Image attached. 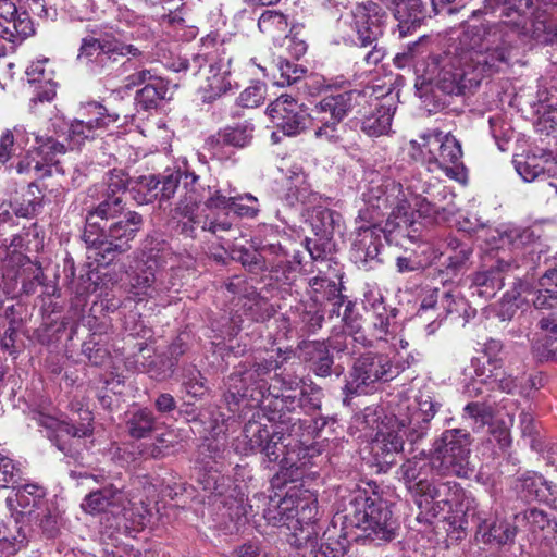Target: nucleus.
I'll list each match as a JSON object with an SVG mask.
<instances>
[{"mask_svg":"<svg viewBox=\"0 0 557 557\" xmlns=\"http://www.w3.org/2000/svg\"><path fill=\"white\" fill-rule=\"evenodd\" d=\"M513 35L504 24L467 22L455 51L430 59L422 85L445 95L472 91L484 78L510 67Z\"/></svg>","mask_w":557,"mask_h":557,"instance_id":"obj_1","label":"nucleus"},{"mask_svg":"<svg viewBox=\"0 0 557 557\" xmlns=\"http://www.w3.org/2000/svg\"><path fill=\"white\" fill-rule=\"evenodd\" d=\"M426 191L428 184L417 176L406 180L405 184L389 177L381 183L372 181L363 194L366 208L359 210L356 219L355 244H375L381 240V234L391 243V235L396 230H404L410 240H416L414 235L408 232L416 223V215L437 218L440 210L453 212L450 208H440L428 201L422 196Z\"/></svg>","mask_w":557,"mask_h":557,"instance_id":"obj_2","label":"nucleus"},{"mask_svg":"<svg viewBox=\"0 0 557 557\" xmlns=\"http://www.w3.org/2000/svg\"><path fill=\"white\" fill-rule=\"evenodd\" d=\"M203 490L209 492V502L221 504L227 511L231 520H240L242 517L259 513L260 504L268 505L262 509L264 519L275 527L285 525L293 532L296 541L309 540L319 536L317 527L318 505L317 499L309 494L298 495V492L288 493L280 500H275L264 494H256L250 499H245L244 494L232 485L230 478L218 472H209L200 480Z\"/></svg>","mask_w":557,"mask_h":557,"instance_id":"obj_3","label":"nucleus"},{"mask_svg":"<svg viewBox=\"0 0 557 557\" xmlns=\"http://www.w3.org/2000/svg\"><path fill=\"white\" fill-rule=\"evenodd\" d=\"M441 404L428 393H420L413 400L400 399L387 423L379 429L371 450L377 465L387 471L403 451L405 438L416 444L424 438L430 423Z\"/></svg>","mask_w":557,"mask_h":557,"instance_id":"obj_4","label":"nucleus"},{"mask_svg":"<svg viewBox=\"0 0 557 557\" xmlns=\"http://www.w3.org/2000/svg\"><path fill=\"white\" fill-rule=\"evenodd\" d=\"M278 368L274 358L263 359L251 366L240 364L224 382V403L228 411L236 412L240 406L259 407L265 399H274L275 411H294L298 408L299 394L294 392H276L275 384L268 385L267 377Z\"/></svg>","mask_w":557,"mask_h":557,"instance_id":"obj_5","label":"nucleus"},{"mask_svg":"<svg viewBox=\"0 0 557 557\" xmlns=\"http://www.w3.org/2000/svg\"><path fill=\"white\" fill-rule=\"evenodd\" d=\"M351 29L355 33L354 45L359 48H370L363 55L368 66L377 65L385 57L386 51L379 45L383 36L387 12L373 0L357 2L351 10Z\"/></svg>","mask_w":557,"mask_h":557,"instance_id":"obj_6","label":"nucleus"},{"mask_svg":"<svg viewBox=\"0 0 557 557\" xmlns=\"http://www.w3.org/2000/svg\"><path fill=\"white\" fill-rule=\"evenodd\" d=\"M555 7L534 5V0H504L502 14L510 17L512 13L518 15V20L510 22H498L497 24L506 25L511 32L513 37L511 41V52L513 51V44L516 37L525 28V18L531 20L532 36L543 42L553 44L557 40V21L555 20ZM480 24L495 25L496 23L481 22Z\"/></svg>","mask_w":557,"mask_h":557,"instance_id":"obj_7","label":"nucleus"},{"mask_svg":"<svg viewBox=\"0 0 557 557\" xmlns=\"http://www.w3.org/2000/svg\"><path fill=\"white\" fill-rule=\"evenodd\" d=\"M470 445V433L466 430L450 429L443 432L434 443L431 455L435 472L440 475L468 478L473 472Z\"/></svg>","mask_w":557,"mask_h":557,"instance_id":"obj_8","label":"nucleus"},{"mask_svg":"<svg viewBox=\"0 0 557 557\" xmlns=\"http://www.w3.org/2000/svg\"><path fill=\"white\" fill-rule=\"evenodd\" d=\"M366 96L356 90L325 95L312 109V122L315 123L314 136L329 143L341 139V122L359 106Z\"/></svg>","mask_w":557,"mask_h":557,"instance_id":"obj_9","label":"nucleus"},{"mask_svg":"<svg viewBox=\"0 0 557 557\" xmlns=\"http://www.w3.org/2000/svg\"><path fill=\"white\" fill-rule=\"evenodd\" d=\"M346 520L352 527L368 532L377 540L391 541L395 536V521L392 511L381 503L369 497L366 492H359L351 498L346 508Z\"/></svg>","mask_w":557,"mask_h":557,"instance_id":"obj_10","label":"nucleus"},{"mask_svg":"<svg viewBox=\"0 0 557 557\" xmlns=\"http://www.w3.org/2000/svg\"><path fill=\"white\" fill-rule=\"evenodd\" d=\"M404 367L394 364L384 354L366 352L354 362L349 377L344 387L345 394H368L375 388L379 382H386L395 377Z\"/></svg>","mask_w":557,"mask_h":557,"instance_id":"obj_11","label":"nucleus"},{"mask_svg":"<svg viewBox=\"0 0 557 557\" xmlns=\"http://www.w3.org/2000/svg\"><path fill=\"white\" fill-rule=\"evenodd\" d=\"M140 53L137 47L124 44L112 34L96 36L94 33L82 39L77 60L85 63L92 73L99 74L119 61L120 57H137Z\"/></svg>","mask_w":557,"mask_h":557,"instance_id":"obj_12","label":"nucleus"},{"mask_svg":"<svg viewBox=\"0 0 557 557\" xmlns=\"http://www.w3.org/2000/svg\"><path fill=\"white\" fill-rule=\"evenodd\" d=\"M83 414L82 419L86 420L87 423H82L78 426L42 412H39L35 419L38 425L46 430L47 437L59 450L66 456L76 458L82 448V440L92 433L90 411L84 410Z\"/></svg>","mask_w":557,"mask_h":557,"instance_id":"obj_13","label":"nucleus"},{"mask_svg":"<svg viewBox=\"0 0 557 557\" xmlns=\"http://www.w3.org/2000/svg\"><path fill=\"white\" fill-rule=\"evenodd\" d=\"M36 149L27 151L20 160L16 171L20 174H30L38 180L51 176L54 171L59 172L60 166L54 158L65 153V144L52 137L36 136Z\"/></svg>","mask_w":557,"mask_h":557,"instance_id":"obj_14","label":"nucleus"},{"mask_svg":"<svg viewBox=\"0 0 557 557\" xmlns=\"http://www.w3.org/2000/svg\"><path fill=\"white\" fill-rule=\"evenodd\" d=\"M305 226L300 230L288 227L289 233L284 230L286 237L283 239L301 242V244H311L312 242L326 244L335 240L334 235L341 234V215L327 208L319 209L309 215V219L305 221Z\"/></svg>","mask_w":557,"mask_h":557,"instance_id":"obj_15","label":"nucleus"},{"mask_svg":"<svg viewBox=\"0 0 557 557\" xmlns=\"http://www.w3.org/2000/svg\"><path fill=\"white\" fill-rule=\"evenodd\" d=\"M267 111L276 128L286 136L299 135L312 121V113L310 114L304 103H299L289 95L276 98Z\"/></svg>","mask_w":557,"mask_h":557,"instance_id":"obj_16","label":"nucleus"},{"mask_svg":"<svg viewBox=\"0 0 557 557\" xmlns=\"http://www.w3.org/2000/svg\"><path fill=\"white\" fill-rule=\"evenodd\" d=\"M183 181L185 191L184 200L177 208L182 214L193 213L195 208L201 202L202 198L198 194L199 176L188 168L184 170H166L159 176V198L161 200L170 199L174 196L178 185Z\"/></svg>","mask_w":557,"mask_h":557,"instance_id":"obj_17","label":"nucleus"},{"mask_svg":"<svg viewBox=\"0 0 557 557\" xmlns=\"http://www.w3.org/2000/svg\"><path fill=\"white\" fill-rule=\"evenodd\" d=\"M253 133L255 125L250 121L238 122L209 136L205 141V149L215 160H230L233 153L231 148L242 149L249 146Z\"/></svg>","mask_w":557,"mask_h":557,"instance_id":"obj_18","label":"nucleus"},{"mask_svg":"<svg viewBox=\"0 0 557 557\" xmlns=\"http://www.w3.org/2000/svg\"><path fill=\"white\" fill-rule=\"evenodd\" d=\"M198 188H200V185ZM198 194L203 197L201 202L203 201L208 209L222 211L226 215V218L221 221L207 220L203 228L216 235L221 240L230 242L232 237H225L223 233L238 232L237 228L233 227V222L228 218L232 203H234V200L238 199L236 189L231 186L223 188L208 185L207 189H202V191L198 189ZM233 239H235L234 236Z\"/></svg>","mask_w":557,"mask_h":557,"instance_id":"obj_19","label":"nucleus"},{"mask_svg":"<svg viewBox=\"0 0 557 557\" xmlns=\"http://www.w3.org/2000/svg\"><path fill=\"white\" fill-rule=\"evenodd\" d=\"M100 201L88 212L83 233L85 244H107L104 228L109 219H114L125 210V199L113 194L100 191Z\"/></svg>","mask_w":557,"mask_h":557,"instance_id":"obj_20","label":"nucleus"},{"mask_svg":"<svg viewBox=\"0 0 557 557\" xmlns=\"http://www.w3.org/2000/svg\"><path fill=\"white\" fill-rule=\"evenodd\" d=\"M465 515L470 516L469 507ZM471 517L476 525V539L482 543L506 545L515 541L517 524L511 525L505 520H498L490 509L474 508Z\"/></svg>","mask_w":557,"mask_h":557,"instance_id":"obj_21","label":"nucleus"},{"mask_svg":"<svg viewBox=\"0 0 557 557\" xmlns=\"http://www.w3.org/2000/svg\"><path fill=\"white\" fill-rule=\"evenodd\" d=\"M270 434L260 451L264 460L269 463H278L281 469L298 468L297 441L290 434L284 433L278 425H272Z\"/></svg>","mask_w":557,"mask_h":557,"instance_id":"obj_22","label":"nucleus"},{"mask_svg":"<svg viewBox=\"0 0 557 557\" xmlns=\"http://www.w3.org/2000/svg\"><path fill=\"white\" fill-rule=\"evenodd\" d=\"M442 139L432 138L429 148L440 151L438 171L458 182L466 181V168L462 162L460 143L449 133L442 132Z\"/></svg>","mask_w":557,"mask_h":557,"instance_id":"obj_23","label":"nucleus"},{"mask_svg":"<svg viewBox=\"0 0 557 557\" xmlns=\"http://www.w3.org/2000/svg\"><path fill=\"white\" fill-rule=\"evenodd\" d=\"M226 288L232 294L239 295L236 306L240 305L243 314L249 321L262 322L273 315L274 309L268 300L261 297L252 286H247L243 280L236 277L226 285Z\"/></svg>","mask_w":557,"mask_h":557,"instance_id":"obj_24","label":"nucleus"},{"mask_svg":"<svg viewBox=\"0 0 557 557\" xmlns=\"http://www.w3.org/2000/svg\"><path fill=\"white\" fill-rule=\"evenodd\" d=\"M516 488L527 502L537 500L557 506V485L536 472H527L518 479Z\"/></svg>","mask_w":557,"mask_h":557,"instance_id":"obj_25","label":"nucleus"},{"mask_svg":"<svg viewBox=\"0 0 557 557\" xmlns=\"http://www.w3.org/2000/svg\"><path fill=\"white\" fill-rule=\"evenodd\" d=\"M518 528H524L535 541L557 542V520L540 509L531 508L515 516Z\"/></svg>","mask_w":557,"mask_h":557,"instance_id":"obj_26","label":"nucleus"},{"mask_svg":"<svg viewBox=\"0 0 557 557\" xmlns=\"http://www.w3.org/2000/svg\"><path fill=\"white\" fill-rule=\"evenodd\" d=\"M207 85L202 87V101L212 102L232 89L231 58L225 54L218 60L211 58Z\"/></svg>","mask_w":557,"mask_h":557,"instance_id":"obj_27","label":"nucleus"},{"mask_svg":"<svg viewBox=\"0 0 557 557\" xmlns=\"http://www.w3.org/2000/svg\"><path fill=\"white\" fill-rule=\"evenodd\" d=\"M395 107L391 98L377 101L374 109L361 119V131L369 137L386 135L392 126Z\"/></svg>","mask_w":557,"mask_h":557,"instance_id":"obj_28","label":"nucleus"},{"mask_svg":"<svg viewBox=\"0 0 557 557\" xmlns=\"http://www.w3.org/2000/svg\"><path fill=\"white\" fill-rule=\"evenodd\" d=\"M35 33L33 22L28 13H22L15 22L3 25L0 22V57L8 50H14L15 46L24 41Z\"/></svg>","mask_w":557,"mask_h":557,"instance_id":"obj_29","label":"nucleus"},{"mask_svg":"<svg viewBox=\"0 0 557 557\" xmlns=\"http://www.w3.org/2000/svg\"><path fill=\"white\" fill-rule=\"evenodd\" d=\"M123 500V491L110 485L89 493L84 498L82 507L89 513H99L107 510L115 513V509L124 508Z\"/></svg>","mask_w":557,"mask_h":557,"instance_id":"obj_30","label":"nucleus"},{"mask_svg":"<svg viewBox=\"0 0 557 557\" xmlns=\"http://www.w3.org/2000/svg\"><path fill=\"white\" fill-rule=\"evenodd\" d=\"M539 331L532 337V349L540 360L554 359L557 352L549 348L554 341H557V312L549 317L542 318L539 323Z\"/></svg>","mask_w":557,"mask_h":557,"instance_id":"obj_31","label":"nucleus"},{"mask_svg":"<svg viewBox=\"0 0 557 557\" xmlns=\"http://www.w3.org/2000/svg\"><path fill=\"white\" fill-rule=\"evenodd\" d=\"M271 429L256 420H249L243 429V433L236 438L235 450L242 455L260 453L267 442Z\"/></svg>","mask_w":557,"mask_h":557,"instance_id":"obj_32","label":"nucleus"},{"mask_svg":"<svg viewBox=\"0 0 557 557\" xmlns=\"http://www.w3.org/2000/svg\"><path fill=\"white\" fill-rule=\"evenodd\" d=\"M14 490V496L8 497L7 503L21 517L30 516L45 495L44 488L37 484H24Z\"/></svg>","mask_w":557,"mask_h":557,"instance_id":"obj_33","label":"nucleus"},{"mask_svg":"<svg viewBox=\"0 0 557 557\" xmlns=\"http://www.w3.org/2000/svg\"><path fill=\"white\" fill-rule=\"evenodd\" d=\"M432 472H435L432 456L430 459L422 457L408 459L398 470V474L411 494L416 492V487L429 479Z\"/></svg>","mask_w":557,"mask_h":557,"instance_id":"obj_34","label":"nucleus"},{"mask_svg":"<svg viewBox=\"0 0 557 557\" xmlns=\"http://www.w3.org/2000/svg\"><path fill=\"white\" fill-rule=\"evenodd\" d=\"M388 8H393L401 33L420 25L425 17V7L421 0H392Z\"/></svg>","mask_w":557,"mask_h":557,"instance_id":"obj_35","label":"nucleus"},{"mask_svg":"<svg viewBox=\"0 0 557 557\" xmlns=\"http://www.w3.org/2000/svg\"><path fill=\"white\" fill-rule=\"evenodd\" d=\"M472 367L481 381H485L491 389H499L507 394H512L521 384L519 376L502 372L500 369L494 370L481 364L480 360L473 359Z\"/></svg>","mask_w":557,"mask_h":557,"instance_id":"obj_36","label":"nucleus"},{"mask_svg":"<svg viewBox=\"0 0 557 557\" xmlns=\"http://www.w3.org/2000/svg\"><path fill=\"white\" fill-rule=\"evenodd\" d=\"M442 131H432L426 134L421 135L420 140H411L409 154L410 157L417 161L425 165L429 172L438 171V162L440 151L433 150L429 148V141L432 138L441 139Z\"/></svg>","mask_w":557,"mask_h":557,"instance_id":"obj_37","label":"nucleus"},{"mask_svg":"<svg viewBox=\"0 0 557 557\" xmlns=\"http://www.w3.org/2000/svg\"><path fill=\"white\" fill-rule=\"evenodd\" d=\"M537 237L534 231L530 227H519L511 223H502L498 226L490 230L491 242H500L502 244H535Z\"/></svg>","mask_w":557,"mask_h":557,"instance_id":"obj_38","label":"nucleus"},{"mask_svg":"<svg viewBox=\"0 0 557 557\" xmlns=\"http://www.w3.org/2000/svg\"><path fill=\"white\" fill-rule=\"evenodd\" d=\"M126 220L117 221L104 228V237L107 244H113V240H133L136 233L143 225V218L135 211H128L125 215Z\"/></svg>","mask_w":557,"mask_h":557,"instance_id":"obj_39","label":"nucleus"},{"mask_svg":"<svg viewBox=\"0 0 557 557\" xmlns=\"http://www.w3.org/2000/svg\"><path fill=\"white\" fill-rule=\"evenodd\" d=\"M81 114L86 121H90V125L97 133L107 129L110 125L120 120V114L115 111H110L102 103L90 101L81 107Z\"/></svg>","mask_w":557,"mask_h":557,"instance_id":"obj_40","label":"nucleus"},{"mask_svg":"<svg viewBox=\"0 0 557 557\" xmlns=\"http://www.w3.org/2000/svg\"><path fill=\"white\" fill-rule=\"evenodd\" d=\"M99 133L90 125V121H86L84 116L76 119L67 126L66 132L63 134V139L67 141L70 149L79 148L87 140L95 139Z\"/></svg>","mask_w":557,"mask_h":557,"instance_id":"obj_41","label":"nucleus"},{"mask_svg":"<svg viewBox=\"0 0 557 557\" xmlns=\"http://www.w3.org/2000/svg\"><path fill=\"white\" fill-rule=\"evenodd\" d=\"M306 354L311 362L312 371L319 376L331 374L333 357L325 343L311 342L306 346Z\"/></svg>","mask_w":557,"mask_h":557,"instance_id":"obj_42","label":"nucleus"},{"mask_svg":"<svg viewBox=\"0 0 557 557\" xmlns=\"http://www.w3.org/2000/svg\"><path fill=\"white\" fill-rule=\"evenodd\" d=\"M156 424V418L147 408L136 409L129 412L126 421L128 434L134 438H144L150 434Z\"/></svg>","mask_w":557,"mask_h":557,"instance_id":"obj_43","label":"nucleus"},{"mask_svg":"<svg viewBox=\"0 0 557 557\" xmlns=\"http://www.w3.org/2000/svg\"><path fill=\"white\" fill-rule=\"evenodd\" d=\"M258 27L261 33L276 40L286 34L288 21L280 11L265 10L258 20Z\"/></svg>","mask_w":557,"mask_h":557,"instance_id":"obj_44","label":"nucleus"},{"mask_svg":"<svg viewBox=\"0 0 557 557\" xmlns=\"http://www.w3.org/2000/svg\"><path fill=\"white\" fill-rule=\"evenodd\" d=\"M176 442V435L172 431L158 435L152 442L141 443L138 446L139 455L144 458H163L169 455Z\"/></svg>","mask_w":557,"mask_h":557,"instance_id":"obj_45","label":"nucleus"},{"mask_svg":"<svg viewBox=\"0 0 557 557\" xmlns=\"http://www.w3.org/2000/svg\"><path fill=\"white\" fill-rule=\"evenodd\" d=\"M461 496H463V490L458 483L454 481H443L435 506H432V509H430V516L434 518L446 509L451 510L453 505L459 502Z\"/></svg>","mask_w":557,"mask_h":557,"instance_id":"obj_46","label":"nucleus"},{"mask_svg":"<svg viewBox=\"0 0 557 557\" xmlns=\"http://www.w3.org/2000/svg\"><path fill=\"white\" fill-rule=\"evenodd\" d=\"M168 92V85L162 79H154L152 84L144 86L136 92V104L143 110L156 108L160 100L164 99Z\"/></svg>","mask_w":557,"mask_h":557,"instance_id":"obj_47","label":"nucleus"},{"mask_svg":"<svg viewBox=\"0 0 557 557\" xmlns=\"http://www.w3.org/2000/svg\"><path fill=\"white\" fill-rule=\"evenodd\" d=\"M230 255L233 260L240 262L250 271L265 268V260L260 246H231Z\"/></svg>","mask_w":557,"mask_h":557,"instance_id":"obj_48","label":"nucleus"},{"mask_svg":"<svg viewBox=\"0 0 557 557\" xmlns=\"http://www.w3.org/2000/svg\"><path fill=\"white\" fill-rule=\"evenodd\" d=\"M293 545H295V550L290 557H333L337 550H345L343 547L337 549L329 545L324 548L322 544H319L318 536H311L301 542L294 537Z\"/></svg>","mask_w":557,"mask_h":557,"instance_id":"obj_49","label":"nucleus"},{"mask_svg":"<svg viewBox=\"0 0 557 557\" xmlns=\"http://www.w3.org/2000/svg\"><path fill=\"white\" fill-rule=\"evenodd\" d=\"M442 483V480L432 478L421 483L419 487H416V492H413L411 495L413 496L414 502L421 511L430 513L432 506H435Z\"/></svg>","mask_w":557,"mask_h":557,"instance_id":"obj_50","label":"nucleus"},{"mask_svg":"<svg viewBox=\"0 0 557 557\" xmlns=\"http://www.w3.org/2000/svg\"><path fill=\"white\" fill-rule=\"evenodd\" d=\"M134 200L139 203H149L159 198V176H140L131 188Z\"/></svg>","mask_w":557,"mask_h":557,"instance_id":"obj_51","label":"nucleus"},{"mask_svg":"<svg viewBox=\"0 0 557 557\" xmlns=\"http://www.w3.org/2000/svg\"><path fill=\"white\" fill-rule=\"evenodd\" d=\"M275 70L278 72L280 77L273 74L275 84L280 86L292 85L297 83L307 73V69L302 65L290 62L286 59L278 58L275 62Z\"/></svg>","mask_w":557,"mask_h":557,"instance_id":"obj_52","label":"nucleus"},{"mask_svg":"<svg viewBox=\"0 0 557 557\" xmlns=\"http://www.w3.org/2000/svg\"><path fill=\"white\" fill-rule=\"evenodd\" d=\"M131 178L128 174L120 169H113L109 171L104 178L103 183L100 186L101 191L107 194H113L121 198H125L126 190L129 186Z\"/></svg>","mask_w":557,"mask_h":557,"instance_id":"obj_53","label":"nucleus"},{"mask_svg":"<svg viewBox=\"0 0 557 557\" xmlns=\"http://www.w3.org/2000/svg\"><path fill=\"white\" fill-rule=\"evenodd\" d=\"M310 284L312 289L317 293L321 292L322 289H325L326 297L330 301H332L333 306L330 317L332 318L334 314L339 317V309L344 302V296L341 294V290L337 287L336 283L327 278L314 277L311 280Z\"/></svg>","mask_w":557,"mask_h":557,"instance_id":"obj_54","label":"nucleus"},{"mask_svg":"<svg viewBox=\"0 0 557 557\" xmlns=\"http://www.w3.org/2000/svg\"><path fill=\"white\" fill-rule=\"evenodd\" d=\"M293 195L304 207V211H306L308 215L315 213L319 209H326L324 203L327 199L308 187H298Z\"/></svg>","mask_w":557,"mask_h":557,"instance_id":"obj_55","label":"nucleus"},{"mask_svg":"<svg viewBox=\"0 0 557 557\" xmlns=\"http://www.w3.org/2000/svg\"><path fill=\"white\" fill-rule=\"evenodd\" d=\"M236 200L232 203L230 209V213H234L236 216L240 218H255L259 213V205L258 199L247 193V194H237Z\"/></svg>","mask_w":557,"mask_h":557,"instance_id":"obj_56","label":"nucleus"},{"mask_svg":"<svg viewBox=\"0 0 557 557\" xmlns=\"http://www.w3.org/2000/svg\"><path fill=\"white\" fill-rule=\"evenodd\" d=\"M347 342H358L362 346H367L370 343L363 332L351 333L344 330L343 332L333 333L332 336L329 337L326 346L337 352H342L347 348Z\"/></svg>","mask_w":557,"mask_h":557,"instance_id":"obj_57","label":"nucleus"},{"mask_svg":"<svg viewBox=\"0 0 557 557\" xmlns=\"http://www.w3.org/2000/svg\"><path fill=\"white\" fill-rule=\"evenodd\" d=\"M540 285L542 289H539L532 299L534 307L540 310L553 309L557 312V287L554 284L543 286L542 280Z\"/></svg>","mask_w":557,"mask_h":557,"instance_id":"obj_58","label":"nucleus"},{"mask_svg":"<svg viewBox=\"0 0 557 557\" xmlns=\"http://www.w3.org/2000/svg\"><path fill=\"white\" fill-rule=\"evenodd\" d=\"M264 98L265 86L261 83H256L240 92L238 101L245 108H255L260 106Z\"/></svg>","mask_w":557,"mask_h":557,"instance_id":"obj_59","label":"nucleus"},{"mask_svg":"<svg viewBox=\"0 0 557 557\" xmlns=\"http://www.w3.org/2000/svg\"><path fill=\"white\" fill-rule=\"evenodd\" d=\"M516 170L519 175L525 182H544L546 181V175L543 169L536 163L535 158L528 159L523 162H518L516 165Z\"/></svg>","mask_w":557,"mask_h":557,"instance_id":"obj_60","label":"nucleus"},{"mask_svg":"<svg viewBox=\"0 0 557 557\" xmlns=\"http://www.w3.org/2000/svg\"><path fill=\"white\" fill-rule=\"evenodd\" d=\"M175 367V360L166 356H159L156 361L150 363L148 372L154 380L164 381L173 374Z\"/></svg>","mask_w":557,"mask_h":557,"instance_id":"obj_61","label":"nucleus"},{"mask_svg":"<svg viewBox=\"0 0 557 557\" xmlns=\"http://www.w3.org/2000/svg\"><path fill=\"white\" fill-rule=\"evenodd\" d=\"M153 282L154 273L152 272L151 267H148L141 273H137L131 277V292L136 296L148 295V290L151 288Z\"/></svg>","mask_w":557,"mask_h":557,"instance_id":"obj_62","label":"nucleus"},{"mask_svg":"<svg viewBox=\"0 0 557 557\" xmlns=\"http://www.w3.org/2000/svg\"><path fill=\"white\" fill-rule=\"evenodd\" d=\"M18 478L20 470L13 460L0 453V487H7L10 483L15 484Z\"/></svg>","mask_w":557,"mask_h":557,"instance_id":"obj_63","label":"nucleus"},{"mask_svg":"<svg viewBox=\"0 0 557 557\" xmlns=\"http://www.w3.org/2000/svg\"><path fill=\"white\" fill-rule=\"evenodd\" d=\"M188 395L193 397H200L206 392L205 377L200 371L193 369L185 375L183 382Z\"/></svg>","mask_w":557,"mask_h":557,"instance_id":"obj_64","label":"nucleus"}]
</instances>
